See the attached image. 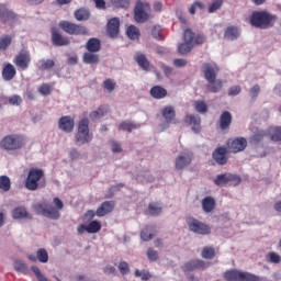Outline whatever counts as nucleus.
I'll list each match as a JSON object with an SVG mask.
<instances>
[{"instance_id": "a211bd4d", "label": "nucleus", "mask_w": 281, "mask_h": 281, "mask_svg": "<svg viewBox=\"0 0 281 281\" xmlns=\"http://www.w3.org/2000/svg\"><path fill=\"white\" fill-rule=\"evenodd\" d=\"M76 122L71 116H61L58 121V128L64 133H72Z\"/></svg>"}, {"instance_id": "603ef678", "label": "nucleus", "mask_w": 281, "mask_h": 281, "mask_svg": "<svg viewBox=\"0 0 281 281\" xmlns=\"http://www.w3.org/2000/svg\"><path fill=\"white\" fill-rule=\"evenodd\" d=\"M196 10H205V3L201 1H194L190 7L189 12L190 14H196Z\"/></svg>"}, {"instance_id": "c9c22d12", "label": "nucleus", "mask_w": 281, "mask_h": 281, "mask_svg": "<svg viewBox=\"0 0 281 281\" xmlns=\"http://www.w3.org/2000/svg\"><path fill=\"white\" fill-rule=\"evenodd\" d=\"M240 36V33L238 32V27L236 26H228L225 30L224 38H227L228 41H236Z\"/></svg>"}, {"instance_id": "c85d7f7f", "label": "nucleus", "mask_w": 281, "mask_h": 281, "mask_svg": "<svg viewBox=\"0 0 281 281\" xmlns=\"http://www.w3.org/2000/svg\"><path fill=\"white\" fill-rule=\"evenodd\" d=\"M134 58L138 67L142 68L144 71H148V69H150V61H148L146 55L137 53Z\"/></svg>"}, {"instance_id": "f3484780", "label": "nucleus", "mask_w": 281, "mask_h": 281, "mask_svg": "<svg viewBox=\"0 0 281 281\" xmlns=\"http://www.w3.org/2000/svg\"><path fill=\"white\" fill-rule=\"evenodd\" d=\"M245 148H247V138L245 137H237L228 144V149L234 154L243 153Z\"/></svg>"}, {"instance_id": "680f3d73", "label": "nucleus", "mask_w": 281, "mask_h": 281, "mask_svg": "<svg viewBox=\"0 0 281 281\" xmlns=\"http://www.w3.org/2000/svg\"><path fill=\"white\" fill-rule=\"evenodd\" d=\"M119 270L122 276H127V273H130L131 271V268L128 267V263L126 261H121L119 263Z\"/></svg>"}, {"instance_id": "0e129e2a", "label": "nucleus", "mask_w": 281, "mask_h": 281, "mask_svg": "<svg viewBox=\"0 0 281 281\" xmlns=\"http://www.w3.org/2000/svg\"><path fill=\"white\" fill-rule=\"evenodd\" d=\"M268 258L273 265H280L281 262V257L278 255V252H269Z\"/></svg>"}, {"instance_id": "9b49d317", "label": "nucleus", "mask_w": 281, "mask_h": 281, "mask_svg": "<svg viewBox=\"0 0 281 281\" xmlns=\"http://www.w3.org/2000/svg\"><path fill=\"white\" fill-rule=\"evenodd\" d=\"M0 21L1 23H10V27H14V23L19 22V15L5 5H2L0 7Z\"/></svg>"}, {"instance_id": "ea45409f", "label": "nucleus", "mask_w": 281, "mask_h": 281, "mask_svg": "<svg viewBox=\"0 0 281 281\" xmlns=\"http://www.w3.org/2000/svg\"><path fill=\"white\" fill-rule=\"evenodd\" d=\"M201 256L204 260H213L216 256V250L213 247L206 246L202 249Z\"/></svg>"}, {"instance_id": "4c0bfd02", "label": "nucleus", "mask_w": 281, "mask_h": 281, "mask_svg": "<svg viewBox=\"0 0 281 281\" xmlns=\"http://www.w3.org/2000/svg\"><path fill=\"white\" fill-rule=\"evenodd\" d=\"M14 269L19 273H23L24 276H30V268L27 267V265H25V262H23V260H16L14 262Z\"/></svg>"}, {"instance_id": "49530a36", "label": "nucleus", "mask_w": 281, "mask_h": 281, "mask_svg": "<svg viewBox=\"0 0 281 281\" xmlns=\"http://www.w3.org/2000/svg\"><path fill=\"white\" fill-rule=\"evenodd\" d=\"M106 115V110L103 106H99L98 110L90 113V120H100Z\"/></svg>"}, {"instance_id": "6ab92c4d", "label": "nucleus", "mask_w": 281, "mask_h": 281, "mask_svg": "<svg viewBox=\"0 0 281 281\" xmlns=\"http://www.w3.org/2000/svg\"><path fill=\"white\" fill-rule=\"evenodd\" d=\"M184 122L186 124L191 126V131H193V133H201V116L187 114L184 117Z\"/></svg>"}, {"instance_id": "de8ad7c7", "label": "nucleus", "mask_w": 281, "mask_h": 281, "mask_svg": "<svg viewBox=\"0 0 281 281\" xmlns=\"http://www.w3.org/2000/svg\"><path fill=\"white\" fill-rule=\"evenodd\" d=\"M116 83L113 79L108 78L103 81V88H105L108 93H113L115 91Z\"/></svg>"}, {"instance_id": "8fccbe9b", "label": "nucleus", "mask_w": 281, "mask_h": 281, "mask_svg": "<svg viewBox=\"0 0 281 281\" xmlns=\"http://www.w3.org/2000/svg\"><path fill=\"white\" fill-rule=\"evenodd\" d=\"M267 134L262 131L255 133L251 137H250V144H260V142H262V139H265V136Z\"/></svg>"}, {"instance_id": "4be33fe9", "label": "nucleus", "mask_w": 281, "mask_h": 281, "mask_svg": "<svg viewBox=\"0 0 281 281\" xmlns=\"http://www.w3.org/2000/svg\"><path fill=\"white\" fill-rule=\"evenodd\" d=\"M192 164V155L190 154H182L179 155L176 159V170H183L187 166Z\"/></svg>"}, {"instance_id": "79ce46f5", "label": "nucleus", "mask_w": 281, "mask_h": 281, "mask_svg": "<svg viewBox=\"0 0 281 281\" xmlns=\"http://www.w3.org/2000/svg\"><path fill=\"white\" fill-rule=\"evenodd\" d=\"M102 229V223L98 221H92L87 225V233L88 234H98Z\"/></svg>"}, {"instance_id": "6e6552de", "label": "nucleus", "mask_w": 281, "mask_h": 281, "mask_svg": "<svg viewBox=\"0 0 281 281\" xmlns=\"http://www.w3.org/2000/svg\"><path fill=\"white\" fill-rule=\"evenodd\" d=\"M183 41L184 43L178 46V53L181 56H186V54H190L192 52V47H194V32L187 29L183 34Z\"/></svg>"}, {"instance_id": "412c9836", "label": "nucleus", "mask_w": 281, "mask_h": 281, "mask_svg": "<svg viewBox=\"0 0 281 281\" xmlns=\"http://www.w3.org/2000/svg\"><path fill=\"white\" fill-rule=\"evenodd\" d=\"M207 268V263L201 259H193L189 262L184 263L182 269L183 271H194L195 269L205 270Z\"/></svg>"}, {"instance_id": "39448f33", "label": "nucleus", "mask_w": 281, "mask_h": 281, "mask_svg": "<svg viewBox=\"0 0 281 281\" xmlns=\"http://www.w3.org/2000/svg\"><path fill=\"white\" fill-rule=\"evenodd\" d=\"M59 27L65 32L66 34H69L70 36H87L89 35V30L86 29L85 25L76 24L74 22L69 21H60Z\"/></svg>"}, {"instance_id": "4d7b16f0", "label": "nucleus", "mask_w": 281, "mask_h": 281, "mask_svg": "<svg viewBox=\"0 0 281 281\" xmlns=\"http://www.w3.org/2000/svg\"><path fill=\"white\" fill-rule=\"evenodd\" d=\"M37 260L40 262H47L49 260V255L47 254V250L45 248H41L37 250Z\"/></svg>"}, {"instance_id": "9d476101", "label": "nucleus", "mask_w": 281, "mask_h": 281, "mask_svg": "<svg viewBox=\"0 0 281 281\" xmlns=\"http://www.w3.org/2000/svg\"><path fill=\"white\" fill-rule=\"evenodd\" d=\"M13 63H14L15 67H18V69L25 71L29 69L30 64L32 63V55L27 50L20 52L14 57Z\"/></svg>"}, {"instance_id": "1a4fd4ad", "label": "nucleus", "mask_w": 281, "mask_h": 281, "mask_svg": "<svg viewBox=\"0 0 281 281\" xmlns=\"http://www.w3.org/2000/svg\"><path fill=\"white\" fill-rule=\"evenodd\" d=\"M35 212H37V214H42L46 218H53L54 221H58V218H60V213L52 205L36 204Z\"/></svg>"}, {"instance_id": "6e6d98bb", "label": "nucleus", "mask_w": 281, "mask_h": 281, "mask_svg": "<svg viewBox=\"0 0 281 281\" xmlns=\"http://www.w3.org/2000/svg\"><path fill=\"white\" fill-rule=\"evenodd\" d=\"M134 276L140 278L143 281H148L151 278L150 272L147 270H135Z\"/></svg>"}, {"instance_id": "ddd939ff", "label": "nucleus", "mask_w": 281, "mask_h": 281, "mask_svg": "<svg viewBox=\"0 0 281 281\" xmlns=\"http://www.w3.org/2000/svg\"><path fill=\"white\" fill-rule=\"evenodd\" d=\"M50 41L55 47H65L71 43L69 37L63 36L56 26L50 29Z\"/></svg>"}, {"instance_id": "f257e3e1", "label": "nucleus", "mask_w": 281, "mask_h": 281, "mask_svg": "<svg viewBox=\"0 0 281 281\" xmlns=\"http://www.w3.org/2000/svg\"><path fill=\"white\" fill-rule=\"evenodd\" d=\"M278 22V15L267 10L254 11L249 18V23L258 30H269Z\"/></svg>"}, {"instance_id": "37998d69", "label": "nucleus", "mask_w": 281, "mask_h": 281, "mask_svg": "<svg viewBox=\"0 0 281 281\" xmlns=\"http://www.w3.org/2000/svg\"><path fill=\"white\" fill-rule=\"evenodd\" d=\"M161 204L157 203V202H151L148 205V213L151 216H158V214H161Z\"/></svg>"}, {"instance_id": "052dcab7", "label": "nucleus", "mask_w": 281, "mask_h": 281, "mask_svg": "<svg viewBox=\"0 0 281 281\" xmlns=\"http://www.w3.org/2000/svg\"><path fill=\"white\" fill-rule=\"evenodd\" d=\"M23 102V99H21V95L14 94L9 98V104L12 106H19Z\"/></svg>"}, {"instance_id": "5fc2aeb1", "label": "nucleus", "mask_w": 281, "mask_h": 281, "mask_svg": "<svg viewBox=\"0 0 281 281\" xmlns=\"http://www.w3.org/2000/svg\"><path fill=\"white\" fill-rule=\"evenodd\" d=\"M194 109L198 113H207V103L204 101H195Z\"/></svg>"}, {"instance_id": "0eeeda50", "label": "nucleus", "mask_w": 281, "mask_h": 281, "mask_svg": "<svg viewBox=\"0 0 281 281\" xmlns=\"http://www.w3.org/2000/svg\"><path fill=\"white\" fill-rule=\"evenodd\" d=\"M187 225L190 232H193V234H199L200 236H207V234L212 232V228L210 227V225L194 217H188Z\"/></svg>"}, {"instance_id": "338daca9", "label": "nucleus", "mask_w": 281, "mask_h": 281, "mask_svg": "<svg viewBox=\"0 0 281 281\" xmlns=\"http://www.w3.org/2000/svg\"><path fill=\"white\" fill-rule=\"evenodd\" d=\"M173 66L177 68H182L188 66V61L183 58H176L173 59Z\"/></svg>"}, {"instance_id": "69168bd1", "label": "nucleus", "mask_w": 281, "mask_h": 281, "mask_svg": "<svg viewBox=\"0 0 281 281\" xmlns=\"http://www.w3.org/2000/svg\"><path fill=\"white\" fill-rule=\"evenodd\" d=\"M203 43H205V36L199 34V35H194L193 33V46L194 45H203Z\"/></svg>"}, {"instance_id": "bb28decb", "label": "nucleus", "mask_w": 281, "mask_h": 281, "mask_svg": "<svg viewBox=\"0 0 281 281\" xmlns=\"http://www.w3.org/2000/svg\"><path fill=\"white\" fill-rule=\"evenodd\" d=\"M149 93L155 100H164L168 95V90L161 86H154Z\"/></svg>"}, {"instance_id": "20e7f679", "label": "nucleus", "mask_w": 281, "mask_h": 281, "mask_svg": "<svg viewBox=\"0 0 281 281\" xmlns=\"http://www.w3.org/2000/svg\"><path fill=\"white\" fill-rule=\"evenodd\" d=\"M77 146L89 144L93 137L89 134V119H82L78 123V131L75 136Z\"/></svg>"}, {"instance_id": "b1692460", "label": "nucleus", "mask_w": 281, "mask_h": 281, "mask_svg": "<svg viewBox=\"0 0 281 281\" xmlns=\"http://www.w3.org/2000/svg\"><path fill=\"white\" fill-rule=\"evenodd\" d=\"M161 115L164 120L167 122V124H175V117H177V112L175 111V108L171 105H167L161 110Z\"/></svg>"}, {"instance_id": "c03bdc74", "label": "nucleus", "mask_w": 281, "mask_h": 281, "mask_svg": "<svg viewBox=\"0 0 281 281\" xmlns=\"http://www.w3.org/2000/svg\"><path fill=\"white\" fill-rule=\"evenodd\" d=\"M9 45H12V36L2 35L0 37V52H5V49H8Z\"/></svg>"}, {"instance_id": "7ed1b4c3", "label": "nucleus", "mask_w": 281, "mask_h": 281, "mask_svg": "<svg viewBox=\"0 0 281 281\" xmlns=\"http://www.w3.org/2000/svg\"><path fill=\"white\" fill-rule=\"evenodd\" d=\"M25 147V137L19 134H10L4 136L0 142L2 150L14 151Z\"/></svg>"}, {"instance_id": "13d9d810", "label": "nucleus", "mask_w": 281, "mask_h": 281, "mask_svg": "<svg viewBox=\"0 0 281 281\" xmlns=\"http://www.w3.org/2000/svg\"><path fill=\"white\" fill-rule=\"evenodd\" d=\"M151 36L156 38V41H164V36H161V26L160 25H155L151 29Z\"/></svg>"}, {"instance_id": "3c124183", "label": "nucleus", "mask_w": 281, "mask_h": 281, "mask_svg": "<svg viewBox=\"0 0 281 281\" xmlns=\"http://www.w3.org/2000/svg\"><path fill=\"white\" fill-rule=\"evenodd\" d=\"M52 85L49 83H42L38 88V93H41V95H52Z\"/></svg>"}, {"instance_id": "f8f14e48", "label": "nucleus", "mask_w": 281, "mask_h": 281, "mask_svg": "<svg viewBox=\"0 0 281 281\" xmlns=\"http://www.w3.org/2000/svg\"><path fill=\"white\" fill-rule=\"evenodd\" d=\"M214 183L215 186H227V183L238 186L240 183V176L234 173H222L214 179Z\"/></svg>"}, {"instance_id": "5701e85b", "label": "nucleus", "mask_w": 281, "mask_h": 281, "mask_svg": "<svg viewBox=\"0 0 281 281\" xmlns=\"http://www.w3.org/2000/svg\"><path fill=\"white\" fill-rule=\"evenodd\" d=\"M108 34L111 38H115L120 34V19L113 18L108 22Z\"/></svg>"}, {"instance_id": "c756f323", "label": "nucleus", "mask_w": 281, "mask_h": 281, "mask_svg": "<svg viewBox=\"0 0 281 281\" xmlns=\"http://www.w3.org/2000/svg\"><path fill=\"white\" fill-rule=\"evenodd\" d=\"M85 65H98L100 63V55L91 52H86L82 56Z\"/></svg>"}, {"instance_id": "f704fd0d", "label": "nucleus", "mask_w": 281, "mask_h": 281, "mask_svg": "<svg viewBox=\"0 0 281 281\" xmlns=\"http://www.w3.org/2000/svg\"><path fill=\"white\" fill-rule=\"evenodd\" d=\"M155 236V227L153 226H146L142 232H140V238L145 243H148V240H153Z\"/></svg>"}, {"instance_id": "dca6fc26", "label": "nucleus", "mask_w": 281, "mask_h": 281, "mask_svg": "<svg viewBox=\"0 0 281 281\" xmlns=\"http://www.w3.org/2000/svg\"><path fill=\"white\" fill-rule=\"evenodd\" d=\"M228 150L226 147H217L213 154V160L217 162L218 166H225L229 158L227 157Z\"/></svg>"}, {"instance_id": "7c9ffc66", "label": "nucleus", "mask_w": 281, "mask_h": 281, "mask_svg": "<svg viewBox=\"0 0 281 281\" xmlns=\"http://www.w3.org/2000/svg\"><path fill=\"white\" fill-rule=\"evenodd\" d=\"M207 82L206 89L210 91V93H218L221 89H223V80L221 79H213Z\"/></svg>"}, {"instance_id": "72a5a7b5", "label": "nucleus", "mask_w": 281, "mask_h": 281, "mask_svg": "<svg viewBox=\"0 0 281 281\" xmlns=\"http://www.w3.org/2000/svg\"><path fill=\"white\" fill-rule=\"evenodd\" d=\"M91 18V12H89V9L80 8L77 11H75V19L77 21H89Z\"/></svg>"}, {"instance_id": "423d86ee", "label": "nucleus", "mask_w": 281, "mask_h": 281, "mask_svg": "<svg viewBox=\"0 0 281 281\" xmlns=\"http://www.w3.org/2000/svg\"><path fill=\"white\" fill-rule=\"evenodd\" d=\"M224 279L227 281H260V277L249 272H240L238 270L226 271L224 273Z\"/></svg>"}, {"instance_id": "a878e982", "label": "nucleus", "mask_w": 281, "mask_h": 281, "mask_svg": "<svg viewBox=\"0 0 281 281\" xmlns=\"http://www.w3.org/2000/svg\"><path fill=\"white\" fill-rule=\"evenodd\" d=\"M232 126V113L229 111H224L220 116V128L222 131H227Z\"/></svg>"}, {"instance_id": "cd10ccee", "label": "nucleus", "mask_w": 281, "mask_h": 281, "mask_svg": "<svg viewBox=\"0 0 281 281\" xmlns=\"http://www.w3.org/2000/svg\"><path fill=\"white\" fill-rule=\"evenodd\" d=\"M215 207H216V200H214V198L205 196L202 200V210L206 214H210V212H214Z\"/></svg>"}, {"instance_id": "864d4df0", "label": "nucleus", "mask_w": 281, "mask_h": 281, "mask_svg": "<svg viewBox=\"0 0 281 281\" xmlns=\"http://www.w3.org/2000/svg\"><path fill=\"white\" fill-rule=\"evenodd\" d=\"M111 3L114 8H123L125 10L131 7V2L128 0H111Z\"/></svg>"}, {"instance_id": "2f4dec72", "label": "nucleus", "mask_w": 281, "mask_h": 281, "mask_svg": "<svg viewBox=\"0 0 281 281\" xmlns=\"http://www.w3.org/2000/svg\"><path fill=\"white\" fill-rule=\"evenodd\" d=\"M137 128H139V125L132 121H122L119 124V131H126L127 133H133Z\"/></svg>"}, {"instance_id": "e2e57ef3", "label": "nucleus", "mask_w": 281, "mask_h": 281, "mask_svg": "<svg viewBox=\"0 0 281 281\" xmlns=\"http://www.w3.org/2000/svg\"><path fill=\"white\" fill-rule=\"evenodd\" d=\"M122 188H124V183L112 186L109 190V194L106 195V199H111L113 196V192H120Z\"/></svg>"}, {"instance_id": "bf43d9fd", "label": "nucleus", "mask_w": 281, "mask_h": 281, "mask_svg": "<svg viewBox=\"0 0 281 281\" xmlns=\"http://www.w3.org/2000/svg\"><path fill=\"white\" fill-rule=\"evenodd\" d=\"M147 258L150 262H156V260H159V254L153 248L147 249Z\"/></svg>"}, {"instance_id": "aec40b11", "label": "nucleus", "mask_w": 281, "mask_h": 281, "mask_svg": "<svg viewBox=\"0 0 281 281\" xmlns=\"http://www.w3.org/2000/svg\"><path fill=\"white\" fill-rule=\"evenodd\" d=\"M115 210V202L114 201H104L101 205L97 209V216L102 217L106 216V214H111Z\"/></svg>"}, {"instance_id": "774afa93", "label": "nucleus", "mask_w": 281, "mask_h": 281, "mask_svg": "<svg viewBox=\"0 0 281 281\" xmlns=\"http://www.w3.org/2000/svg\"><path fill=\"white\" fill-rule=\"evenodd\" d=\"M112 144V153H122V145L115 140H111Z\"/></svg>"}, {"instance_id": "4468645a", "label": "nucleus", "mask_w": 281, "mask_h": 281, "mask_svg": "<svg viewBox=\"0 0 281 281\" xmlns=\"http://www.w3.org/2000/svg\"><path fill=\"white\" fill-rule=\"evenodd\" d=\"M202 71L206 81L216 80L218 76L220 68L216 64L204 63L202 65Z\"/></svg>"}, {"instance_id": "a19ab883", "label": "nucleus", "mask_w": 281, "mask_h": 281, "mask_svg": "<svg viewBox=\"0 0 281 281\" xmlns=\"http://www.w3.org/2000/svg\"><path fill=\"white\" fill-rule=\"evenodd\" d=\"M10 188H12V182L8 176H0V190L2 192H10Z\"/></svg>"}, {"instance_id": "e433bc0d", "label": "nucleus", "mask_w": 281, "mask_h": 281, "mask_svg": "<svg viewBox=\"0 0 281 281\" xmlns=\"http://www.w3.org/2000/svg\"><path fill=\"white\" fill-rule=\"evenodd\" d=\"M12 216L15 220L30 218V213H27V209H25V206H18L12 211Z\"/></svg>"}, {"instance_id": "2eb2a0df", "label": "nucleus", "mask_w": 281, "mask_h": 281, "mask_svg": "<svg viewBox=\"0 0 281 281\" xmlns=\"http://www.w3.org/2000/svg\"><path fill=\"white\" fill-rule=\"evenodd\" d=\"M145 8L146 4H144L142 1L136 3L134 9V19L136 23H146V21H148L149 15L146 13Z\"/></svg>"}, {"instance_id": "09e8293b", "label": "nucleus", "mask_w": 281, "mask_h": 281, "mask_svg": "<svg viewBox=\"0 0 281 281\" xmlns=\"http://www.w3.org/2000/svg\"><path fill=\"white\" fill-rule=\"evenodd\" d=\"M40 63H41L40 69H42V71H45L47 69H53V67H55L56 65L54 59H42Z\"/></svg>"}, {"instance_id": "58836bf2", "label": "nucleus", "mask_w": 281, "mask_h": 281, "mask_svg": "<svg viewBox=\"0 0 281 281\" xmlns=\"http://www.w3.org/2000/svg\"><path fill=\"white\" fill-rule=\"evenodd\" d=\"M126 34L128 36V38H131L132 41H139V29H137V26L135 25H130L126 30Z\"/></svg>"}, {"instance_id": "f03ea898", "label": "nucleus", "mask_w": 281, "mask_h": 281, "mask_svg": "<svg viewBox=\"0 0 281 281\" xmlns=\"http://www.w3.org/2000/svg\"><path fill=\"white\" fill-rule=\"evenodd\" d=\"M26 190L34 192L45 188V171L41 168H31L24 181Z\"/></svg>"}, {"instance_id": "473e14b6", "label": "nucleus", "mask_w": 281, "mask_h": 281, "mask_svg": "<svg viewBox=\"0 0 281 281\" xmlns=\"http://www.w3.org/2000/svg\"><path fill=\"white\" fill-rule=\"evenodd\" d=\"M100 47H102V44H101L100 40H98L95 37L88 40V42L86 44V49L91 53L98 52L100 49Z\"/></svg>"}, {"instance_id": "a18cd8bd", "label": "nucleus", "mask_w": 281, "mask_h": 281, "mask_svg": "<svg viewBox=\"0 0 281 281\" xmlns=\"http://www.w3.org/2000/svg\"><path fill=\"white\" fill-rule=\"evenodd\" d=\"M223 8V0H213L211 4H209L207 12L209 14H214L217 10Z\"/></svg>"}, {"instance_id": "393cba45", "label": "nucleus", "mask_w": 281, "mask_h": 281, "mask_svg": "<svg viewBox=\"0 0 281 281\" xmlns=\"http://www.w3.org/2000/svg\"><path fill=\"white\" fill-rule=\"evenodd\" d=\"M16 76V68L12 64H5L2 68V78L7 82H10V80H13V78Z\"/></svg>"}]
</instances>
